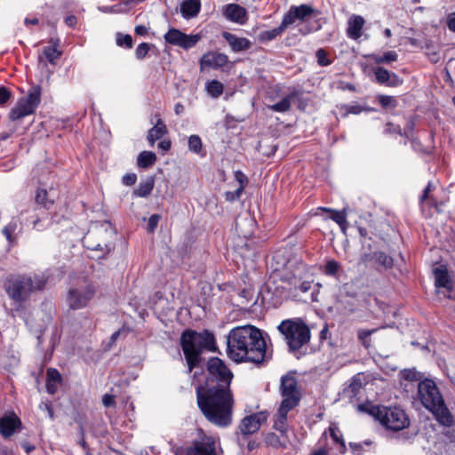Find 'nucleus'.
<instances>
[{"instance_id": "nucleus-1", "label": "nucleus", "mask_w": 455, "mask_h": 455, "mask_svg": "<svg viewBox=\"0 0 455 455\" xmlns=\"http://www.w3.org/2000/svg\"><path fill=\"white\" fill-rule=\"evenodd\" d=\"M227 355L235 363H262L267 345L259 329L252 325L233 328L227 336Z\"/></svg>"}, {"instance_id": "nucleus-2", "label": "nucleus", "mask_w": 455, "mask_h": 455, "mask_svg": "<svg viewBox=\"0 0 455 455\" xmlns=\"http://www.w3.org/2000/svg\"><path fill=\"white\" fill-rule=\"evenodd\" d=\"M196 393L197 406L210 423L220 427L231 425L235 405L231 388L197 385Z\"/></svg>"}, {"instance_id": "nucleus-3", "label": "nucleus", "mask_w": 455, "mask_h": 455, "mask_svg": "<svg viewBox=\"0 0 455 455\" xmlns=\"http://www.w3.org/2000/svg\"><path fill=\"white\" fill-rule=\"evenodd\" d=\"M180 343L187 361L188 373L198 366L204 350L210 352L217 350L214 334L208 330L201 332L186 330L181 333Z\"/></svg>"}, {"instance_id": "nucleus-4", "label": "nucleus", "mask_w": 455, "mask_h": 455, "mask_svg": "<svg viewBox=\"0 0 455 455\" xmlns=\"http://www.w3.org/2000/svg\"><path fill=\"white\" fill-rule=\"evenodd\" d=\"M46 283L42 275L14 274L6 278L4 288L9 298L21 306L34 292L44 290Z\"/></svg>"}, {"instance_id": "nucleus-5", "label": "nucleus", "mask_w": 455, "mask_h": 455, "mask_svg": "<svg viewBox=\"0 0 455 455\" xmlns=\"http://www.w3.org/2000/svg\"><path fill=\"white\" fill-rule=\"evenodd\" d=\"M418 395L423 406L431 411L435 419L443 426L450 427L453 423V416L446 407L435 383L426 379L418 385Z\"/></svg>"}, {"instance_id": "nucleus-6", "label": "nucleus", "mask_w": 455, "mask_h": 455, "mask_svg": "<svg viewBox=\"0 0 455 455\" xmlns=\"http://www.w3.org/2000/svg\"><path fill=\"white\" fill-rule=\"evenodd\" d=\"M277 331L287 344L289 350L295 352L308 344L311 332L308 325L301 318L283 320L277 326Z\"/></svg>"}, {"instance_id": "nucleus-7", "label": "nucleus", "mask_w": 455, "mask_h": 455, "mask_svg": "<svg viewBox=\"0 0 455 455\" xmlns=\"http://www.w3.org/2000/svg\"><path fill=\"white\" fill-rule=\"evenodd\" d=\"M361 411H367L387 429L397 432L409 427L410 419L405 411L398 407L360 404Z\"/></svg>"}, {"instance_id": "nucleus-8", "label": "nucleus", "mask_w": 455, "mask_h": 455, "mask_svg": "<svg viewBox=\"0 0 455 455\" xmlns=\"http://www.w3.org/2000/svg\"><path fill=\"white\" fill-rule=\"evenodd\" d=\"M114 232L106 228L90 229L83 238L84 246L95 254L89 255L92 259H101L115 249L112 241Z\"/></svg>"}, {"instance_id": "nucleus-9", "label": "nucleus", "mask_w": 455, "mask_h": 455, "mask_svg": "<svg viewBox=\"0 0 455 455\" xmlns=\"http://www.w3.org/2000/svg\"><path fill=\"white\" fill-rule=\"evenodd\" d=\"M208 376L203 386L231 388L233 373L223 360L219 357H211L207 362Z\"/></svg>"}, {"instance_id": "nucleus-10", "label": "nucleus", "mask_w": 455, "mask_h": 455, "mask_svg": "<svg viewBox=\"0 0 455 455\" xmlns=\"http://www.w3.org/2000/svg\"><path fill=\"white\" fill-rule=\"evenodd\" d=\"M42 89L40 85H32L26 97L19 99L9 113V119L17 121L33 115L41 103Z\"/></svg>"}, {"instance_id": "nucleus-11", "label": "nucleus", "mask_w": 455, "mask_h": 455, "mask_svg": "<svg viewBox=\"0 0 455 455\" xmlns=\"http://www.w3.org/2000/svg\"><path fill=\"white\" fill-rule=\"evenodd\" d=\"M95 293L93 283L86 280L84 283L69 289L67 297L68 307L74 310L82 309L89 304Z\"/></svg>"}, {"instance_id": "nucleus-12", "label": "nucleus", "mask_w": 455, "mask_h": 455, "mask_svg": "<svg viewBox=\"0 0 455 455\" xmlns=\"http://www.w3.org/2000/svg\"><path fill=\"white\" fill-rule=\"evenodd\" d=\"M219 438L198 430L197 437L190 442V455H218Z\"/></svg>"}, {"instance_id": "nucleus-13", "label": "nucleus", "mask_w": 455, "mask_h": 455, "mask_svg": "<svg viewBox=\"0 0 455 455\" xmlns=\"http://www.w3.org/2000/svg\"><path fill=\"white\" fill-rule=\"evenodd\" d=\"M279 392L283 398L281 403L286 402L287 405L294 408L299 405L301 396L298 389V381L293 375L288 373L281 378Z\"/></svg>"}, {"instance_id": "nucleus-14", "label": "nucleus", "mask_w": 455, "mask_h": 455, "mask_svg": "<svg viewBox=\"0 0 455 455\" xmlns=\"http://www.w3.org/2000/svg\"><path fill=\"white\" fill-rule=\"evenodd\" d=\"M307 265L302 262H299L296 267L294 271L291 274H287L284 277L285 280L291 285V289H293V293L295 296H298L299 293L305 294L308 292L312 288V282L307 280H303L304 275L307 273Z\"/></svg>"}, {"instance_id": "nucleus-15", "label": "nucleus", "mask_w": 455, "mask_h": 455, "mask_svg": "<svg viewBox=\"0 0 455 455\" xmlns=\"http://www.w3.org/2000/svg\"><path fill=\"white\" fill-rule=\"evenodd\" d=\"M164 38L169 44L189 50L196 45L202 36L200 34L187 35L180 29L172 28L164 34Z\"/></svg>"}, {"instance_id": "nucleus-16", "label": "nucleus", "mask_w": 455, "mask_h": 455, "mask_svg": "<svg viewBox=\"0 0 455 455\" xmlns=\"http://www.w3.org/2000/svg\"><path fill=\"white\" fill-rule=\"evenodd\" d=\"M268 412L262 411L245 416L239 423L238 429L243 438L257 433L261 425L267 421Z\"/></svg>"}, {"instance_id": "nucleus-17", "label": "nucleus", "mask_w": 455, "mask_h": 455, "mask_svg": "<svg viewBox=\"0 0 455 455\" xmlns=\"http://www.w3.org/2000/svg\"><path fill=\"white\" fill-rule=\"evenodd\" d=\"M318 13L312 6L302 4L299 6H291L290 10L283 15V26L287 28L292 25L296 20L305 21L312 16H315Z\"/></svg>"}, {"instance_id": "nucleus-18", "label": "nucleus", "mask_w": 455, "mask_h": 455, "mask_svg": "<svg viewBox=\"0 0 455 455\" xmlns=\"http://www.w3.org/2000/svg\"><path fill=\"white\" fill-rule=\"evenodd\" d=\"M435 284L438 288L439 292L443 293L444 297L451 299V291L453 289V283L451 279L446 266L441 265L434 269Z\"/></svg>"}, {"instance_id": "nucleus-19", "label": "nucleus", "mask_w": 455, "mask_h": 455, "mask_svg": "<svg viewBox=\"0 0 455 455\" xmlns=\"http://www.w3.org/2000/svg\"><path fill=\"white\" fill-rule=\"evenodd\" d=\"M361 260L365 264H373L379 271L391 269L394 266L393 258L380 251L363 253Z\"/></svg>"}, {"instance_id": "nucleus-20", "label": "nucleus", "mask_w": 455, "mask_h": 455, "mask_svg": "<svg viewBox=\"0 0 455 455\" xmlns=\"http://www.w3.org/2000/svg\"><path fill=\"white\" fill-rule=\"evenodd\" d=\"M21 420L15 413H10L0 418V435L3 438H10L17 430L21 428Z\"/></svg>"}, {"instance_id": "nucleus-21", "label": "nucleus", "mask_w": 455, "mask_h": 455, "mask_svg": "<svg viewBox=\"0 0 455 455\" xmlns=\"http://www.w3.org/2000/svg\"><path fill=\"white\" fill-rule=\"evenodd\" d=\"M228 62V57L225 53L209 52L204 53L200 60L201 68L204 67L214 69L226 66Z\"/></svg>"}, {"instance_id": "nucleus-22", "label": "nucleus", "mask_w": 455, "mask_h": 455, "mask_svg": "<svg viewBox=\"0 0 455 455\" xmlns=\"http://www.w3.org/2000/svg\"><path fill=\"white\" fill-rule=\"evenodd\" d=\"M376 81L380 84H386L391 87H396L403 84V79L395 73L390 72L382 67H377L373 69Z\"/></svg>"}, {"instance_id": "nucleus-23", "label": "nucleus", "mask_w": 455, "mask_h": 455, "mask_svg": "<svg viewBox=\"0 0 455 455\" xmlns=\"http://www.w3.org/2000/svg\"><path fill=\"white\" fill-rule=\"evenodd\" d=\"M49 43L51 45L44 47L42 54L38 55V61L39 63H44L45 59L51 64L54 65L56 60L60 58L62 52L58 50L59 39L51 38Z\"/></svg>"}, {"instance_id": "nucleus-24", "label": "nucleus", "mask_w": 455, "mask_h": 455, "mask_svg": "<svg viewBox=\"0 0 455 455\" xmlns=\"http://www.w3.org/2000/svg\"><path fill=\"white\" fill-rule=\"evenodd\" d=\"M222 36L235 52L245 51L251 47V42L245 37H238L229 32H223Z\"/></svg>"}, {"instance_id": "nucleus-25", "label": "nucleus", "mask_w": 455, "mask_h": 455, "mask_svg": "<svg viewBox=\"0 0 455 455\" xmlns=\"http://www.w3.org/2000/svg\"><path fill=\"white\" fill-rule=\"evenodd\" d=\"M225 16L231 21L244 24L247 20L246 10L236 4H229L226 7Z\"/></svg>"}, {"instance_id": "nucleus-26", "label": "nucleus", "mask_w": 455, "mask_h": 455, "mask_svg": "<svg viewBox=\"0 0 455 455\" xmlns=\"http://www.w3.org/2000/svg\"><path fill=\"white\" fill-rule=\"evenodd\" d=\"M293 409L294 407L287 405L286 402L280 404L273 427L282 435H286L287 433V415Z\"/></svg>"}, {"instance_id": "nucleus-27", "label": "nucleus", "mask_w": 455, "mask_h": 455, "mask_svg": "<svg viewBox=\"0 0 455 455\" xmlns=\"http://www.w3.org/2000/svg\"><path fill=\"white\" fill-rule=\"evenodd\" d=\"M201 10V0H185L180 7L183 18L191 19L199 13Z\"/></svg>"}, {"instance_id": "nucleus-28", "label": "nucleus", "mask_w": 455, "mask_h": 455, "mask_svg": "<svg viewBox=\"0 0 455 455\" xmlns=\"http://www.w3.org/2000/svg\"><path fill=\"white\" fill-rule=\"evenodd\" d=\"M46 390L49 394L54 395L59 385L61 383L62 378L58 370L49 368L46 372Z\"/></svg>"}, {"instance_id": "nucleus-29", "label": "nucleus", "mask_w": 455, "mask_h": 455, "mask_svg": "<svg viewBox=\"0 0 455 455\" xmlns=\"http://www.w3.org/2000/svg\"><path fill=\"white\" fill-rule=\"evenodd\" d=\"M364 20L361 16H353L348 20L347 34L352 39H358L362 35Z\"/></svg>"}, {"instance_id": "nucleus-30", "label": "nucleus", "mask_w": 455, "mask_h": 455, "mask_svg": "<svg viewBox=\"0 0 455 455\" xmlns=\"http://www.w3.org/2000/svg\"><path fill=\"white\" fill-rule=\"evenodd\" d=\"M321 210L330 212V218L333 221H335L340 227L341 231L344 234H346L347 228L348 227V222L347 220V214L346 209H343L342 211H336L323 207L321 208Z\"/></svg>"}, {"instance_id": "nucleus-31", "label": "nucleus", "mask_w": 455, "mask_h": 455, "mask_svg": "<svg viewBox=\"0 0 455 455\" xmlns=\"http://www.w3.org/2000/svg\"><path fill=\"white\" fill-rule=\"evenodd\" d=\"M287 28V26H283V20H282L281 24L271 30H264L259 33L258 40L261 43H266L274 40L277 36H281L283 32Z\"/></svg>"}, {"instance_id": "nucleus-32", "label": "nucleus", "mask_w": 455, "mask_h": 455, "mask_svg": "<svg viewBox=\"0 0 455 455\" xmlns=\"http://www.w3.org/2000/svg\"><path fill=\"white\" fill-rule=\"evenodd\" d=\"M166 132L165 124L161 119H158L156 124L148 131V140L153 146L156 140L161 139Z\"/></svg>"}, {"instance_id": "nucleus-33", "label": "nucleus", "mask_w": 455, "mask_h": 455, "mask_svg": "<svg viewBox=\"0 0 455 455\" xmlns=\"http://www.w3.org/2000/svg\"><path fill=\"white\" fill-rule=\"evenodd\" d=\"M342 117H347L349 115H359L363 111H371V108L369 107H363L358 104H341L338 106Z\"/></svg>"}, {"instance_id": "nucleus-34", "label": "nucleus", "mask_w": 455, "mask_h": 455, "mask_svg": "<svg viewBox=\"0 0 455 455\" xmlns=\"http://www.w3.org/2000/svg\"><path fill=\"white\" fill-rule=\"evenodd\" d=\"M155 186V180L153 177H148L145 181L139 184L138 188L134 190V195L139 197H145L150 195Z\"/></svg>"}, {"instance_id": "nucleus-35", "label": "nucleus", "mask_w": 455, "mask_h": 455, "mask_svg": "<svg viewBox=\"0 0 455 455\" xmlns=\"http://www.w3.org/2000/svg\"><path fill=\"white\" fill-rule=\"evenodd\" d=\"M370 57L376 64H389L397 60L398 54L395 51H388L383 54L372 53Z\"/></svg>"}, {"instance_id": "nucleus-36", "label": "nucleus", "mask_w": 455, "mask_h": 455, "mask_svg": "<svg viewBox=\"0 0 455 455\" xmlns=\"http://www.w3.org/2000/svg\"><path fill=\"white\" fill-rule=\"evenodd\" d=\"M156 161V156L152 151H142L137 158V164L140 168H148Z\"/></svg>"}, {"instance_id": "nucleus-37", "label": "nucleus", "mask_w": 455, "mask_h": 455, "mask_svg": "<svg viewBox=\"0 0 455 455\" xmlns=\"http://www.w3.org/2000/svg\"><path fill=\"white\" fill-rule=\"evenodd\" d=\"M328 431L334 443L339 445V451L344 452L346 451V444L339 428L337 426L331 425L329 427Z\"/></svg>"}, {"instance_id": "nucleus-38", "label": "nucleus", "mask_w": 455, "mask_h": 455, "mask_svg": "<svg viewBox=\"0 0 455 455\" xmlns=\"http://www.w3.org/2000/svg\"><path fill=\"white\" fill-rule=\"evenodd\" d=\"M223 84L218 80H211L205 85V90L212 98H219L223 93Z\"/></svg>"}, {"instance_id": "nucleus-39", "label": "nucleus", "mask_w": 455, "mask_h": 455, "mask_svg": "<svg viewBox=\"0 0 455 455\" xmlns=\"http://www.w3.org/2000/svg\"><path fill=\"white\" fill-rule=\"evenodd\" d=\"M432 190V184L429 182L425 189L423 190V193L420 196L419 202L421 204L422 209H424L426 206H435L437 207L436 202L433 197L430 196V192Z\"/></svg>"}, {"instance_id": "nucleus-40", "label": "nucleus", "mask_w": 455, "mask_h": 455, "mask_svg": "<svg viewBox=\"0 0 455 455\" xmlns=\"http://www.w3.org/2000/svg\"><path fill=\"white\" fill-rule=\"evenodd\" d=\"M291 99H292L291 95H287L279 102L273 104L271 106H268V108L275 112H279V113L286 112L291 108Z\"/></svg>"}, {"instance_id": "nucleus-41", "label": "nucleus", "mask_w": 455, "mask_h": 455, "mask_svg": "<svg viewBox=\"0 0 455 455\" xmlns=\"http://www.w3.org/2000/svg\"><path fill=\"white\" fill-rule=\"evenodd\" d=\"M36 203L42 205L45 209H50L54 201L48 198V192L46 189H38L36 195Z\"/></svg>"}, {"instance_id": "nucleus-42", "label": "nucleus", "mask_w": 455, "mask_h": 455, "mask_svg": "<svg viewBox=\"0 0 455 455\" xmlns=\"http://www.w3.org/2000/svg\"><path fill=\"white\" fill-rule=\"evenodd\" d=\"M265 443L268 446H272L275 449L286 448V443L282 442L280 437L275 433H267L265 436Z\"/></svg>"}, {"instance_id": "nucleus-43", "label": "nucleus", "mask_w": 455, "mask_h": 455, "mask_svg": "<svg viewBox=\"0 0 455 455\" xmlns=\"http://www.w3.org/2000/svg\"><path fill=\"white\" fill-rule=\"evenodd\" d=\"M376 331H377V329H371V330L360 329V330H358L357 338L365 348H369L371 347V335L372 333H374Z\"/></svg>"}, {"instance_id": "nucleus-44", "label": "nucleus", "mask_w": 455, "mask_h": 455, "mask_svg": "<svg viewBox=\"0 0 455 455\" xmlns=\"http://www.w3.org/2000/svg\"><path fill=\"white\" fill-rule=\"evenodd\" d=\"M379 102L383 108H395L398 105L396 99L389 95H379Z\"/></svg>"}, {"instance_id": "nucleus-45", "label": "nucleus", "mask_w": 455, "mask_h": 455, "mask_svg": "<svg viewBox=\"0 0 455 455\" xmlns=\"http://www.w3.org/2000/svg\"><path fill=\"white\" fill-rule=\"evenodd\" d=\"M188 148L192 152L199 154L203 148L201 138L198 135H191L188 138Z\"/></svg>"}, {"instance_id": "nucleus-46", "label": "nucleus", "mask_w": 455, "mask_h": 455, "mask_svg": "<svg viewBox=\"0 0 455 455\" xmlns=\"http://www.w3.org/2000/svg\"><path fill=\"white\" fill-rule=\"evenodd\" d=\"M339 264L338 261L331 259L328 260L324 266V274L330 276H334L339 270Z\"/></svg>"}, {"instance_id": "nucleus-47", "label": "nucleus", "mask_w": 455, "mask_h": 455, "mask_svg": "<svg viewBox=\"0 0 455 455\" xmlns=\"http://www.w3.org/2000/svg\"><path fill=\"white\" fill-rule=\"evenodd\" d=\"M17 229V222L15 220H12L3 228V234L5 235L6 239L9 243L13 242V233Z\"/></svg>"}, {"instance_id": "nucleus-48", "label": "nucleus", "mask_w": 455, "mask_h": 455, "mask_svg": "<svg viewBox=\"0 0 455 455\" xmlns=\"http://www.w3.org/2000/svg\"><path fill=\"white\" fill-rule=\"evenodd\" d=\"M17 229V222L15 220H12L3 228V234L5 235L6 239L9 243L13 242V233Z\"/></svg>"}, {"instance_id": "nucleus-49", "label": "nucleus", "mask_w": 455, "mask_h": 455, "mask_svg": "<svg viewBox=\"0 0 455 455\" xmlns=\"http://www.w3.org/2000/svg\"><path fill=\"white\" fill-rule=\"evenodd\" d=\"M317 63L322 67H326L331 64V60L328 58V54L324 49H318L315 53Z\"/></svg>"}, {"instance_id": "nucleus-50", "label": "nucleus", "mask_w": 455, "mask_h": 455, "mask_svg": "<svg viewBox=\"0 0 455 455\" xmlns=\"http://www.w3.org/2000/svg\"><path fill=\"white\" fill-rule=\"evenodd\" d=\"M116 44L118 46H124V47L130 49L132 47V38L128 34L127 35L117 34Z\"/></svg>"}, {"instance_id": "nucleus-51", "label": "nucleus", "mask_w": 455, "mask_h": 455, "mask_svg": "<svg viewBox=\"0 0 455 455\" xmlns=\"http://www.w3.org/2000/svg\"><path fill=\"white\" fill-rule=\"evenodd\" d=\"M150 49V45L148 43H141L140 44L136 50H135V56L138 60L144 59L147 54L148 53V51Z\"/></svg>"}, {"instance_id": "nucleus-52", "label": "nucleus", "mask_w": 455, "mask_h": 455, "mask_svg": "<svg viewBox=\"0 0 455 455\" xmlns=\"http://www.w3.org/2000/svg\"><path fill=\"white\" fill-rule=\"evenodd\" d=\"M243 192V187L239 186L235 191H228L225 194V198L228 202L238 200Z\"/></svg>"}, {"instance_id": "nucleus-53", "label": "nucleus", "mask_w": 455, "mask_h": 455, "mask_svg": "<svg viewBox=\"0 0 455 455\" xmlns=\"http://www.w3.org/2000/svg\"><path fill=\"white\" fill-rule=\"evenodd\" d=\"M161 219V216L159 214H153L149 217L147 230L149 233L155 232L156 228H157L158 222Z\"/></svg>"}, {"instance_id": "nucleus-54", "label": "nucleus", "mask_w": 455, "mask_h": 455, "mask_svg": "<svg viewBox=\"0 0 455 455\" xmlns=\"http://www.w3.org/2000/svg\"><path fill=\"white\" fill-rule=\"evenodd\" d=\"M12 92L4 86H0V105H5L11 99Z\"/></svg>"}, {"instance_id": "nucleus-55", "label": "nucleus", "mask_w": 455, "mask_h": 455, "mask_svg": "<svg viewBox=\"0 0 455 455\" xmlns=\"http://www.w3.org/2000/svg\"><path fill=\"white\" fill-rule=\"evenodd\" d=\"M172 451L174 455H190V443L188 446L174 445Z\"/></svg>"}, {"instance_id": "nucleus-56", "label": "nucleus", "mask_w": 455, "mask_h": 455, "mask_svg": "<svg viewBox=\"0 0 455 455\" xmlns=\"http://www.w3.org/2000/svg\"><path fill=\"white\" fill-rule=\"evenodd\" d=\"M123 183L126 186H132L136 183L137 180V175L135 173H127L124 176H123Z\"/></svg>"}, {"instance_id": "nucleus-57", "label": "nucleus", "mask_w": 455, "mask_h": 455, "mask_svg": "<svg viewBox=\"0 0 455 455\" xmlns=\"http://www.w3.org/2000/svg\"><path fill=\"white\" fill-rule=\"evenodd\" d=\"M386 132L387 133H398L400 135H403L401 127L399 125H395L391 123L387 124Z\"/></svg>"}, {"instance_id": "nucleus-58", "label": "nucleus", "mask_w": 455, "mask_h": 455, "mask_svg": "<svg viewBox=\"0 0 455 455\" xmlns=\"http://www.w3.org/2000/svg\"><path fill=\"white\" fill-rule=\"evenodd\" d=\"M102 403L106 407H111L116 404L115 397L111 395L106 394L102 397Z\"/></svg>"}, {"instance_id": "nucleus-59", "label": "nucleus", "mask_w": 455, "mask_h": 455, "mask_svg": "<svg viewBox=\"0 0 455 455\" xmlns=\"http://www.w3.org/2000/svg\"><path fill=\"white\" fill-rule=\"evenodd\" d=\"M349 387L352 389V392L353 393H357L358 390L362 387V383H361V380L359 379H357L356 377H355L349 386Z\"/></svg>"}, {"instance_id": "nucleus-60", "label": "nucleus", "mask_w": 455, "mask_h": 455, "mask_svg": "<svg viewBox=\"0 0 455 455\" xmlns=\"http://www.w3.org/2000/svg\"><path fill=\"white\" fill-rule=\"evenodd\" d=\"M447 26L451 31L455 32V12L448 15Z\"/></svg>"}, {"instance_id": "nucleus-61", "label": "nucleus", "mask_w": 455, "mask_h": 455, "mask_svg": "<svg viewBox=\"0 0 455 455\" xmlns=\"http://www.w3.org/2000/svg\"><path fill=\"white\" fill-rule=\"evenodd\" d=\"M235 178L240 184L239 186H243L244 188L246 186V182H247V179H246L245 175L241 172H236Z\"/></svg>"}, {"instance_id": "nucleus-62", "label": "nucleus", "mask_w": 455, "mask_h": 455, "mask_svg": "<svg viewBox=\"0 0 455 455\" xmlns=\"http://www.w3.org/2000/svg\"><path fill=\"white\" fill-rule=\"evenodd\" d=\"M65 23L70 28H74L77 23V19L75 15H68L65 19Z\"/></svg>"}, {"instance_id": "nucleus-63", "label": "nucleus", "mask_w": 455, "mask_h": 455, "mask_svg": "<svg viewBox=\"0 0 455 455\" xmlns=\"http://www.w3.org/2000/svg\"><path fill=\"white\" fill-rule=\"evenodd\" d=\"M414 122L411 119L407 122V124H406V128L404 129V132L403 133V135L406 136V137H409L410 136V133L412 132L413 128H414Z\"/></svg>"}, {"instance_id": "nucleus-64", "label": "nucleus", "mask_w": 455, "mask_h": 455, "mask_svg": "<svg viewBox=\"0 0 455 455\" xmlns=\"http://www.w3.org/2000/svg\"><path fill=\"white\" fill-rule=\"evenodd\" d=\"M158 148L164 151H168L171 148V141L164 140L158 143Z\"/></svg>"}]
</instances>
